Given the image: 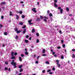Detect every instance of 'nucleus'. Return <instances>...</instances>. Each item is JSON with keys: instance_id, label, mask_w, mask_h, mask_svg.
<instances>
[{"instance_id": "c9c22d12", "label": "nucleus", "mask_w": 75, "mask_h": 75, "mask_svg": "<svg viewBox=\"0 0 75 75\" xmlns=\"http://www.w3.org/2000/svg\"><path fill=\"white\" fill-rule=\"evenodd\" d=\"M5 64H6V65H8V62H5Z\"/></svg>"}, {"instance_id": "20e7f679", "label": "nucleus", "mask_w": 75, "mask_h": 75, "mask_svg": "<svg viewBox=\"0 0 75 75\" xmlns=\"http://www.w3.org/2000/svg\"><path fill=\"white\" fill-rule=\"evenodd\" d=\"M58 9L59 10H60V13L61 14H62V11H63V9H61V8L60 7H59L58 8Z\"/></svg>"}, {"instance_id": "c85d7f7f", "label": "nucleus", "mask_w": 75, "mask_h": 75, "mask_svg": "<svg viewBox=\"0 0 75 75\" xmlns=\"http://www.w3.org/2000/svg\"><path fill=\"white\" fill-rule=\"evenodd\" d=\"M42 56L45 57V56H47V54H42Z\"/></svg>"}, {"instance_id": "4468645a", "label": "nucleus", "mask_w": 75, "mask_h": 75, "mask_svg": "<svg viewBox=\"0 0 75 75\" xmlns=\"http://www.w3.org/2000/svg\"><path fill=\"white\" fill-rule=\"evenodd\" d=\"M16 20H18V19L19 18V17L17 15H16Z\"/></svg>"}, {"instance_id": "de8ad7c7", "label": "nucleus", "mask_w": 75, "mask_h": 75, "mask_svg": "<svg viewBox=\"0 0 75 75\" xmlns=\"http://www.w3.org/2000/svg\"><path fill=\"white\" fill-rule=\"evenodd\" d=\"M26 38H29V36H28V35H27L26 36Z\"/></svg>"}, {"instance_id": "39448f33", "label": "nucleus", "mask_w": 75, "mask_h": 75, "mask_svg": "<svg viewBox=\"0 0 75 75\" xmlns=\"http://www.w3.org/2000/svg\"><path fill=\"white\" fill-rule=\"evenodd\" d=\"M25 33H26V29H24L23 31V34H24Z\"/></svg>"}, {"instance_id": "f3484780", "label": "nucleus", "mask_w": 75, "mask_h": 75, "mask_svg": "<svg viewBox=\"0 0 75 75\" xmlns=\"http://www.w3.org/2000/svg\"><path fill=\"white\" fill-rule=\"evenodd\" d=\"M21 17L22 18H24L25 17V16L24 15H22L21 16Z\"/></svg>"}, {"instance_id": "a878e982", "label": "nucleus", "mask_w": 75, "mask_h": 75, "mask_svg": "<svg viewBox=\"0 0 75 75\" xmlns=\"http://www.w3.org/2000/svg\"><path fill=\"white\" fill-rule=\"evenodd\" d=\"M73 58H75V55L74 54H73L72 57Z\"/></svg>"}, {"instance_id": "37998d69", "label": "nucleus", "mask_w": 75, "mask_h": 75, "mask_svg": "<svg viewBox=\"0 0 75 75\" xmlns=\"http://www.w3.org/2000/svg\"><path fill=\"white\" fill-rule=\"evenodd\" d=\"M5 70H8V68H7V67H5Z\"/></svg>"}, {"instance_id": "2eb2a0df", "label": "nucleus", "mask_w": 75, "mask_h": 75, "mask_svg": "<svg viewBox=\"0 0 75 75\" xmlns=\"http://www.w3.org/2000/svg\"><path fill=\"white\" fill-rule=\"evenodd\" d=\"M19 13L20 14H21L23 13V11H20L19 12Z\"/></svg>"}, {"instance_id": "69168bd1", "label": "nucleus", "mask_w": 75, "mask_h": 75, "mask_svg": "<svg viewBox=\"0 0 75 75\" xmlns=\"http://www.w3.org/2000/svg\"><path fill=\"white\" fill-rule=\"evenodd\" d=\"M25 51H27V49H25Z\"/></svg>"}, {"instance_id": "680f3d73", "label": "nucleus", "mask_w": 75, "mask_h": 75, "mask_svg": "<svg viewBox=\"0 0 75 75\" xmlns=\"http://www.w3.org/2000/svg\"><path fill=\"white\" fill-rule=\"evenodd\" d=\"M47 13H50V11H47Z\"/></svg>"}, {"instance_id": "49530a36", "label": "nucleus", "mask_w": 75, "mask_h": 75, "mask_svg": "<svg viewBox=\"0 0 75 75\" xmlns=\"http://www.w3.org/2000/svg\"><path fill=\"white\" fill-rule=\"evenodd\" d=\"M58 49H60L61 48V47L60 46H58L57 47Z\"/></svg>"}, {"instance_id": "e2e57ef3", "label": "nucleus", "mask_w": 75, "mask_h": 75, "mask_svg": "<svg viewBox=\"0 0 75 75\" xmlns=\"http://www.w3.org/2000/svg\"><path fill=\"white\" fill-rule=\"evenodd\" d=\"M49 74H52V72H49Z\"/></svg>"}, {"instance_id": "f8f14e48", "label": "nucleus", "mask_w": 75, "mask_h": 75, "mask_svg": "<svg viewBox=\"0 0 75 75\" xmlns=\"http://www.w3.org/2000/svg\"><path fill=\"white\" fill-rule=\"evenodd\" d=\"M54 6L55 7H58L57 5L56 4V3H54Z\"/></svg>"}, {"instance_id": "a211bd4d", "label": "nucleus", "mask_w": 75, "mask_h": 75, "mask_svg": "<svg viewBox=\"0 0 75 75\" xmlns=\"http://www.w3.org/2000/svg\"><path fill=\"white\" fill-rule=\"evenodd\" d=\"M22 67H23V65H21L19 66L18 67L19 68H21H21Z\"/></svg>"}, {"instance_id": "864d4df0", "label": "nucleus", "mask_w": 75, "mask_h": 75, "mask_svg": "<svg viewBox=\"0 0 75 75\" xmlns=\"http://www.w3.org/2000/svg\"><path fill=\"white\" fill-rule=\"evenodd\" d=\"M72 51H75V49H73L71 50Z\"/></svg>"}, {"instance_id": "b1692460", "label": "nucleus", "mask_w": 75, "mask_h": 75, "mask_svg": "<svg viewBox=\"0 0 75 75\" xmlns=\"http://www.w3.org/2000/svg\"><path fill=\"white\" fill-rule=\"evenodd\" d=\"M35 10H36V8H34L32 9V11H34Z\"/></svg>"}, {"instance_id": "5fc2aeb1", "label": "nucleus", "mask_w": 75, "mask_h": 75, "mask_svg": "<svg viewBox=\"0 0 75 75\" xmlns=\"http://www.w3.org/2000/svg\"><path fill=\"white\" fill-rule=\"evenodd\" d=\"M1 18L2 19H3V18H4V17L3 16H2L1 17Z\"/></svg>"}, {"instance_id": "5701e85b", "label": "nucleus", "mask_w": 75, "mask_h": 75, "mask_svg": "<svg viewBox=\"0 0 75 75\" xmlns=\"http://www.w3.org/2000/svg\"><path fill=\"white\" fill-rule=\"evenodd\" d=\"M69 8L67 7L66 8V11H69Z\"/></svg>"}, {"instance_id": "0e129e2a", "label": "nucleus", "mask_w": 75, "mask_h": 75, "mask_svg": "<svg viewBox=\"0 0 75 75\" xmlns=\"http://www.w3.org/2000/svg\"><path fill=\"white\" fill-rule=\"evenodd\" d=\"M16 13H19V11H16Z\"/></svg>"}, {"instance_id": "79ce46f5", "label": "nucleus", "mask_w": 75, "mask_h": 75, "mask_svg": "<svg viewBox=\"0 0 75 75\" xmlns=\"http://www.w3.org/2000/svg\"><path fill=\"white\" fill-rule=\"evenodd\" d=\"M40 18H41V19H43V17L42 16H40Z\"/></svg>"}, {"instance_id": "ddd939ff", "label": "nucleus", "mask_w": 75, "mask_h": 75, "mask_svg": "<svg viewBox=\"0 0 75 75\" xmlns=\"http://www.w3.org/2000/svg\"><path fill=\"white\" fill-rule=\"evenodd\" d=\"M25 43L27 44L28 43V40H25Z\"/></svg>"}, {"instance_id": "6e6d98bb", "label": "nucleus", "mask_w": 75, "mask_h": 75, "mask_svg": "<svg viewBox=\"0 0 75 75\" xmlns=\"http://www.w3.org/2000/svg\"><path fill=\"white\" fill-rule=\"evenodd\" d=\"M37 4L38 5V6H39V4H40V3H39V2H37Z\"/></svg>"}, {"instance_id": "09e8293b", "label": "nucleus", "mask_w": 75, "mask_h": 75, "mask_svg": "<svg viewBox=\"0 0 75 75\" xmlns=\"http://www.w3.org/2000/svg\"><path fill=\"white\" fill-rule=\"evenodd\" d=\"M52 70H53V71H55V68L54 67H53V68Z\"/></svg>"}, {"instance_id": "bb28decb", "label": "nucleus", "mask_w": 75, "mask_h": 75, "mask_svg": "<svg viewBox=\"0 0 75 75\" xmlns=\"http://www.w3.org/2000/svg\"><path fill=\"white\" fill-rule=\"evenodd\" d=\"M4 35H7V32L4 33Z\"/></svg>"}, {"instance_id": "dca6fc26", "label": "nucleus", "mask_w": 75, "mask_h": 75, "mask_svg": "<svg viewBox=\"0 0 75 75\" xmlns=\"http://www.w3.org/2000/svg\"><path fill=\"white\" fill-rule=\"evenodd\" d=\"M35 29H32V33H34V32H35Z\"/></svg>"}, {"instance_id": "f704fd0d", "label": "nucleus", "mask_w": 75, "mask_h": 75, "mask_svg": "<svg viewBox=\"0 0 75 75\" xmlns=\"http://www.w3.org/2000/svg\"><path fill=\"white\" fill-rule=\"evenodd\" d=\"M61 43H62V44H63V43H64V40H61Z\"/></svg>"}, {"instance_id": "c03bdc74", "label": "nucleus", "mask_w": 75, "mask_h": 75, "mask_svg": "<svg viewBox=\"0 0 75 75\" xmlns=\"http://www.w3.org/2000/svg\"><path fill=\"white\" fill-rule=\"evenodd\" d=\"M35 64H38V61H36L35 62Z\"/></svg>"}, {"instance_id": "1a4fd4ad", "label": "nucleus", "mask_w": 75, "mask_h": 75, "mask_svg": "<svg viewBox=\"0 0 75 75\" xmlns=\"http://www.w3.org/2000/svg\"><path fill=\"white\" fill-rule=\"evenodd\" d=\"M40 20V18H37L36 19V21H39Z\"/></svg>"}, {"instance_id": "6ab92c4d", "label": "nucleus", "mask_w": 75, "mask_h": 75, "mask_svg": "<svg viewBox=\"0 0 75 75\" xmlns=\"http://www.w3.org/2000/svg\"><path fill=\"white\" fill-rule=\"evenodd\" d=\"M18 38V36H16L15 37V39L17 40Z\"/></svg>"}, {"instance_id": "ea45409f", "label": "nucleus", "mask_w": 75, "mask_h": 75, "mask_svg": "<svg viewBox=\"0 0 75 75\" xmlns=\"http://www.w3.org/2000/svg\"><path fill=\"white\" fill-rule=\"evenodd\" d=\"M26 27V25H24V26H23L22 27V28H25V27Z\"/></svg>"}, {"instance_id": "aec40b11", "label": "nucleus", "mask_w": 75, "mask_h": 75, "mask_svg": "<svg viewBox=\"0 0 75 75\" xmlns=\"http://www.w3.org/2000/svg\"><path fill=\"white\" fill-rule=\"evenodd\" d=\"M19 59L20 61H22V58H21V57H19Z\"/></svg>"}, {"instance_id": "473e14b6", "label": "nucleus", "mask_w": 75, "mask_h": 75, "mask_svg": "<svg viewBox=\"0 0 75 75\" xmlns=\"http://www.w3.org/2000/svg\"><path fill=\"white\" fill-rule=\"evenodd\" d=\"M15 56H16L17 55V53L16 52H15L14 53Z\"/></svg>"}, {"instance_id": "a18cd8bd", "label": "nucleus", "mask_w": 75, "mask_h": 75, "mask_svg": "<svg viewBox=\"0 0 75 75\" xmlns=\"http://www.w3.org/2000/svg\"><path fill=\"white\" fill-rule=\"evenodd\" d=\"M44 21H45V23H47V20H46V19H44Z\"/></svg>"}, {"instance_id": "3c124183", "label": "nucleus", "mask_w": 75, "mask_h": 75, "mask_svg": "<svg viewBox=\"0 0 75 75\" xmlns=\"http://www.w3.org/2000/svg\"><path fill=\"white\" fill-rule=\"evenodd\" d=\"M21 56L22 57H24V54H21Z\"/></svg>"}, {"instance_id": "774afa93", "label": "nucleus", "mask_w": 75, "mask_h": 75, "mask_svg": "<svg viewBox=\"0 0 75 75\" xmlns=\"http://www.w3.org/2000/svg\"><path fill=\"white\" fill-rule=\"evenodd\" d=\"M22 75V73H20L18 74V75Z\"/></svg>"}, {"instance_id": "393cba45", "label": "nucleus", "mask_w": 75, "mask_h": 75, "mask_svg": "<svg viewBox=\"0 0 75 75\" xmlns=\"http://www.w3.org/2000/svg\"><path fill=\"white\" fill-rule=\"evenodd\" d=\"M22 71H23V69H20V72H22Z\"/></svg>"}, {"instance_id": "a19ab883", "label": "nucleus", "mask_w": 75, "mask_h": 75, "mask_svg": "<svg viewBox=\"0 0 75 75\" xmlns=\"http://www.w3.org/2000/svg\"><path fill=\"white\" fill-rule=\"evenodd\" d=\"M42 72L43 73H45V70H43L42 71Z\"/></svg>"}, {"instance_id": "6e6552de", "label": "nucleus", "mask_w": 75, "mask_h": 75, "mask_svg": "<svg viewBox=\"0 0 75 75\" xmlns=\"http://www.w3.org/2000/svg\"><path fill=\"white\" fill-rule=\"evenodd\" d=\"M6 4L5 2H2L1 4V5H3V4Z\"/></svg>"}, {"instance_id": "052dcab7", "label": "nucleus", "mask_w": 75, "mask_h": 75, "mask_svg": "<svg viewBox=\"0 0 75 75\" xmlns=\"http://www.w3.org/2000/svg\"><path fill=\"white\" fill-rule=\"evenodd\" d=\"M8 71H11V69H10V68H9V69H8Z\"/></svg>"}, {"instance_id": "603ef678", "label": "nucleus", "mask_w": 75, "mask_h": 75, "mask_svg": "<svg viewBox=\"0 0 75 75\" xmlns=\"http://www.w3.org/2000/svg\"><path fill=\"white\" fill-rule=\"evenodd\" d=\"M59 33H60V34H62V31H61V30H60L59 31Z\"/></svg>"}, {"instance_id": "72a5a7b5", "label": "nucleus", "mask_w": 75, "mask_h": 75, "mask_svg": "<svg viewBox=\"0 0 75 75\" xmlns=\"http://www.w3.org/2000/svg\"><path fill=\"white\" fill-rule=\"evenodd\" d=\"M51 69H49L48 70H47V71L48 72H51Z\"/></svg>"}, {"instance_id": "338daca9", "label": "nucleus", "mask_w": 75, "mask_h": 75, "mask_svg": "<svg viewBox=\"0 0 75 75\" xmlns=\"http://www.w3.org/2000/svg\"><path fill=\"white\" fill-rule=\"evenodd\" d=\"M35 13H36L37 12V11H36V10H35L34 11H33Z\"/></svg>"}, {"instance_id": "2f4dec72", "label": "nucleus", "mask_w": 75, "mask_h": 75, "mask_svg": "<svg viewBox=\"0 0 75 75\" xmlns=\"http://www.w3.org/2000/svg\"><path fill=\"white\" fill-rule=\"evenodd\" d=\"M2 27H3V25L1 24H0V28H2Z\"/></svg>"}, {"instance_id": "412c9836", "label": "nucleus", "mask_w": 75, "mask_h": 75, "mask_svg": "<svg viewBox=\"0 0 75 75\" xmlns=\"http://www.w3.org/2000/svg\"><path fill=\"white\" fill-rule=\"evenodd\" d=\"M46 64H50V62H49L48 61H47L46 62H45Z\"/></svg>"}, {"instance_id": "bf43d9fd", "label": "nucleus", "mask_w": 75, "mask_h": 75, "mask_svg": "<svg viewBox=\"0 0 75 75\" xmlns=\"http://www.w3.org/2000/svg\"><path fill=\"white\" fill-rule=\"evenodd\" d=\"M57 56V55L56 54H54V57H56Z\"/></svg>"}, {"instance_id": "f257e3e1", "label": "nucleus", "mask_w": 75, "mask_h": 75, "mask_svg": "<svg viewBox=\"0 0 75 75\" xmlns=\"http://www.w3.org/2000/svg\"><path fill=\"white\" fill-rule=\"evenodd\" d=\"M11 64L12 65H13L15 68H17V66H16L17 64H16V62H14V60H12V62H11Z\"/></svg>"}, {"instance_id": "7c9ffc66", "label": "nucleus", "mask_w": 75, "mask_h": 75, "mask_svg": "<svg viewBox=\"0 0 75 75\" xmlns=\"http://www.w3.org/2000/svg\"><path fill=\"white\" fill-rule=\"evenodd\" d=\"M61 59H64V56L63 55H62L61 56Z\"/></svg>"}, {"instance_id": "8fccbe9b", "label": "nucleus", "mask_w": 75, "mask_h": 75, "mask_svg": "<svg viewBox=\"0 0 75 75\" xmlns=\"http://www.w3.org/2000/svg\"><path fill=\"white\" fill-rule=\"evenodd\" d=\"M54 1L55 3H57V0H54Z\"/></svg>"}, {"instance_id": "cd10ccee", "label": "nucleus", "mask_w": 75, "mask_h": 75, "mask_svg": "<svg viewBox=\"0 0 75 75\" xmlns=\"http://www.w3.org/2000/svg\"><path fill=\"white\" fill-rule=\"evenodd\" d=\"M25 55H28V53L27 52H26L25 53Z\"/></svg>"}, {"instance_id": "c756f323", "label": "nucleus", "mask_w": 75, "mask_h": 75, "mask_svg": "<svg viewBox=\"0 0 75 75\" xmlns=\"http://www.w3.org/2000/svg\"><path fill=\"white\" fill-rule=\"evenodd\" d=\"M39 41H39V40L38 39H37V40H36L37 43H38Z\"/></svg>"}, {"instance_id": "13d9d810", "label": "nucleus", "mask_w": 75, "mask_h": 75, "mask_svg": "<svg viewBox=\"0 0 75 75\" xmlns=\"http://www.w3.org/2000/svg\"><path fill=\"white\" fill-rule=\"evenodd\" d=\"M23 24V22H21L20 23V24H21V25H22Z\"/></svg>"}, {"instance_id": "423d86ee", "label": "nucleus", "mask_w": 75, "mask_h": 75, "mask_svg": "<svg viewBox=\"0 0 75 75\" xmlns=\"http://www.w3.org/2000/svg\"><path fill=\"white\" fill-rule=\"evenodd\" d=\"M11 59H16V57L15 56H12V57H11Z\"/></svg>"}, {"instance_id": "0eeeda50", "label": "nucleus", "mask_w": 75, "mask_h": 75, "mask_svg": "<svg viewBox=\"0 0 75 75\" xmlns=\"http://www.w3.org/2000/svg\"><path fill=\"white\" fill-rule=\"evenodd\" d=\"M14 52H11V57H14Z\"/></svg>"}, {"instance_id": "4c0bfd02", "label": "nucleus", "mask_w": 75, "mask_h": 75, "mask_svg": "<svg viewBox=\"0 0 75 75\" xmlns=\"http://www.w3.org/2000/svg\"><path fill=\"white\" fill-rule=\"evenodd\" d=\"M50 17H52V13H50Z\"/></svg>"}, {"instance_id": "58836bf2", "label": "nucleus", "mask_w": 75, "mask_h": 75, "mask_svg": "<svg viewBox=\"0 0 75 75\" xmlns=\"http://www.w3.org/2000/svg\"><path fill=\"white\" fill-rule=\"evenodd\" d=\"M36 35L37 36H39V34L38 33H36Z\"/></svg>"}, {"instance_id": "7ed1b4c3", "label": "nucleus", "mask_w": 75, "mask_h": 75, "mask_svg": "<svg viewBox=\"0 0 75 75\" xmlns=\"http://www.w3.org/2000/svg\"><path fill=\"white\" fill-rule=\"evenodd\" d=\"M56 62H57V65H58V67H61V65L59 64V60H56Z\"/></svg>"}, {"instance_id": "e433bc0d", "label": "nucleus", "mask_w": 75, "mask_h": 75, "mask_svg": "<svg viewBox=\"0 0 75 75\" xmlns=\"http://www.w3.org/2000/svg\"><path fill=\"white\" fill-rule=\"evenodd\" d=\"M31 21H32V20H29L28 23H29V24L30 23H31Z\"/></svg>"}, {"instance_id": "9b49d317", "label": "nucleus", "mask_w": 75, "mask_h": 75, "mask_svg": "<svg viewBox=\"0 0 75 75\" xmlns=\"http://www.w3.org/2000/svg\"><path fill=\"white\" fill-rule=\"evenodd\" d=\"M42 52L43 53V54H44L45 52V49H44L43 51H42Z\"/></svg>"}, {"instance_id": "9d476101", "label": "nucleus", "mask_w": 75, "mask_h": 75, "mask_svg": "<svg viewBox=\"0 0 75 75\" xmlns=\"http://www.w3.org/2000/svg\"><path fill=\"white\" fill-rule=\"evenodd\" d=\"M9 16H13V14L12 13V12L11 11H10Z\"/></svg>"}, {"instance_id": "f03ea898", "label": "nucleus", "mask_w": 75, "mask_h": 75, "mask_svg": "<svg viewBox=\"0 0 75 75\" xmlns=\"http://www.w3.org/2000/svg\"><path fill=\"white\" fill-rule=\"evenodd\" d=\"M15 31H16L17 33V34H19L21 33V31L20 30H18V28H17L16 29H15Z\"/></svg>"}, {"instance_id": "4be33fe9", "label": "nucleus", "mask_w": 75, "mask_h": 75, "mask_svg": "<svg viewBox=\"0 0 75 75\" xmlns=\"http://www.w3.org/2000/svg\"><path fill=\"white\" fill-rule=\"evenodd\" d=\"M62 47L63 48H65V44H63Z\"/></svg>"}, {"instance_id": "4d7b16f0", "label": "nucleus", "mask_w": 75, "mask_h": 75, "mask_svg": "<svg viewBox=\"0 0 75 75\" xmlns=\"http://www.w3.org/2000/svg\"><path fill=\"white\" fill-rule=\"evenodd\" d=\"M55 54V52H52V54L53 55H54V54Z\"/></svg>"}]
</instances>
